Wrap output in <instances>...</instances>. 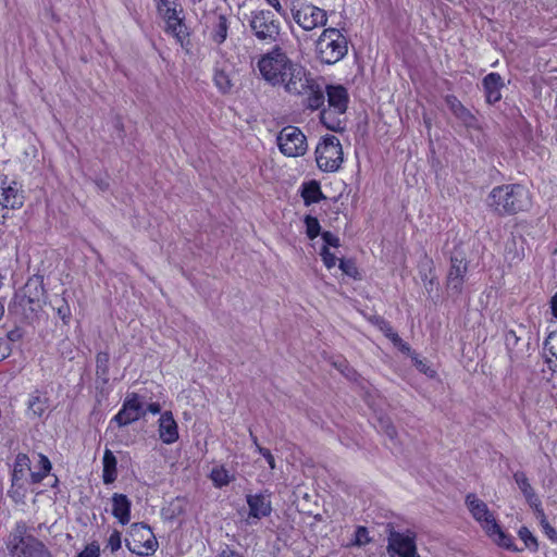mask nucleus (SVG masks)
Wrapping results in <instances>:
<instances>
[{"mask_svg":"<svg viewBox=\"0 0 557 557\" xmlns=\"http://www.w3.org/2000/svg\"><path fill=\"white\" fill-rule=\"evenodd\" d=\"M210 479L215 487H223L234 480V476L228 473L224 467H214L211 470Z\"/></svg>","mask_w":557,"mask_h":557,"instance_id":"nucleus-31","label":"nucleus"},{"mask_svg":"<svg viewBox=\"0 0 557 557\" xmlns=\"http://www.w3.org/2000/svg\"><path fill=\"white\" fill-rule=\"evenodd\" d=\"M396 347H398L404 352H410V346L401 341V344H398Z\"/></svg>","mask_w":557,"mask_h":557,"instance_id":"nucleus-60","label":"nucleus"},{"mask_svg":"<svg viewBox=\"0 0 557 557\" xmlns=\"http://www.w3.org/2000/svg\"><path fill=\"white\" fill-rule=\"evenodd\" d=\"M520 337L512 330L506 333V344L507 346H516L519 342Z\"/></svg>","mask_w":557,"mask_h":557,"instance_id":"nucleus-52","label":"nucleus"},{"mask_svg":"<svg viewBox=\"0 0 557 557\" xmlns=\"http://www.w3.org/2000/svg\"><path fill=\"white\" fill-rule=\"evenodd\" d=\"M4 315V302L0 299V320Z\"/></svg>","mask_w":557,"mask_h":557,"instance_id":"nucleus-62","label":"nucleus"},{"mask_svg":"<svg viewBox=\"0 0 557 557\" xmlns=\"http://www.w3.org/2000/svg\"><path fill=\"white\" fill-rule=\"evenodd\" d=\"M251 35L262 45L278 46L282 24L274 12L268 9L253 10L247 16Z\"/></svg>","mask_w":557,"mask_h":557,"instance_id":"nucleus-3","label":"nucleus"},{"mask_svg":"<svg viewBox=\"0 0 557 557\" xmlns=\"http://www.w3.org/2000/svg\"><path fill=\"white\" fill-rule=\"evenodd\" d=\"M126 547L134 554L144 556L154 553L158 542L145 523H133L129 528L128 537L125 540Z\"/></svg>","mask_w":557,"mask_h":557,"instance_id":"nucleus-11","label":"nucleus"},{"mask_svg":"<svg viewBox=\"0 0 557 557\" xmlns=\"http://www.w3.org/2000/svg\"><path fill=\"white\" fill-rule=\"evenodd\" d=\"M414 364L420 372H423L431 377L435 374V371L428 367L426 363L422 360L414 358Z\"/></svg>","mask_w":557,"mask_h":557,"instance_id":"nucleus-49","label":"nucleus"},{"mask_svg":"<svg viewBox=\"0 0 557 557\" xmlns=\"http://www.w3.org/2000/svg\"><path fill=\"white\" fill-rule=\"evenodd\" d=\"M11 557H51L46 545L29 532L25 521H17L5 540Z\"/></svg>","mask_w":557,"mask_h":557,"instance_id":"nucleus-2","label":"nucleus"},{"mask_svg":"<svg viewBox=\"0 0 557 557\" xmlns=\"http://www.w3.org/2000/svg\"><path fill=\"white\" fill-rule=\"evenodd\" d=\"M215 557H243V555L226 546Z\"/></svg>","mask_w":557,"mask_h":557,"instance_id":"nucleus-53","label":"nucleus"},{"mask_svg":"<svg viewBox=\"0 0 557 557\" xmlns=\"http://www.w3.org/2000/svg\"><path fill=\"white\" fill-rule=\"evenodd\" d=\"M527 502L529 503V505L531 507H534L541 513L542 509L539 508L540 505H541V502L539 500L535 492L533 493V498L532 499H527Z\"/></svg>","mask_w":557,"mask_h":557,"instance_id":"nucleus-56","label":"nucleus"},{"mask_svg":"<svg viewBox=\"0 0 557 557\" xmlns=\"http://www.w3.org/2000/svg\"><path fill=\"white\" fill-rule=\"evenodd\" d=\"M294 64L280 46H274L271 51L261 55L257 66L264 81L275 87L284 82V76Z\"/></svg>","mask_w":557,"mask_h":557,"instance_id":"nucleus-4","label":"nucleus"},{"mask_svg":"<svg viewBox=\"0 0 557 557\" xmlns=\"http://www.w3.org/2000/svg\"><path fill=\"white\" fill-rule=\"evenodd\" d=\"M482 84L487 103L493 104L502 99L500 90L504 87V81L498 73L487 74L483 78Z\"/></svg>","mask_w":557,"mask_h":557,"instance_id":"nucleus-21","label":"nucleus"},{"mask_svg":"<svg viewBox=\"0 0 557 557\" xmlns=\"http://www.w3.org/2000/svg\"><path fill=\"white\" fill-rule=\"evenodd\" d=\"M468 271V263L461 253H454L450 257V268L447 274V289L458 295L461 293L465 275Z\"/></svg>","mask_w":557,"mask_h":557,"instance_id":"nucleus-17","label":"nucleus"},{"mask_svg":"<svg viewBox=\"0 0 557 557\" xmlns=\"http://www.w3.org/2000/svg\"><path fill=\"white\" fill-rule=\"evenodd\" d=\"M39 466L40 471L39 472H32V480L34 483L40 482L51 470V462L50 460L45 456L39 454Z\"/></svg>","mask_w":557,"mask_h":557,"instance_id":"nucleus-36","label":"nucleus"},{"mask_svg":"<svg viewBox=\"0 0 557 557\" xmlns=\"http://www.w3.org/2000/svg\"><path fill=\"white\" fill-rule=\"evenodd\" d=\"M5 350H7V349H5V347L3 346V344H2V343H0V361H1L3 358H5V356H7V351H5Z\"/></svg>","mask_w":557,"mask_h":557,"instance_id":"nucleus-61","label":"nucleus"},{"mask_svg":"<svg viewBox=\"0 0 557 557\" xmlns=\"http://www.w3.org/2000/svg\"><path fill=\"white\" fill-rule=\"evenodd\" d=\"M99 186H100L101 188H104V186H107V185H106V184H103V183H101V184H99Z\"/></svg>","mask_w":557,"mask_h":557,"instance_id":"nucleus-63","label":"nucleus"},{"mask_svg":"<svg viewBox=\"0 0 557 557\" xmlns=\"http://www.w3.org/2000/svg\"><path fill=\"white\" fill-rule=\"evenodd\" d=\"M518 534L519 537L524 542L525 547L533 550L537 549V540L527 527H521Z\"/></svg>","mask_w":557,"mask_h":557,"instance_id":"nucleus-38","label":"nucleus"},{"mask_svg":"<svg viewBox=\"0 0 557 557\" xmlns=\"http://www.w3.org/2000/svg\"><path fill=\"white\" fill-rule=\"evenodd\" d=\"M312 79L305 67L295 63L287 75L284 76V82L280 83L278 86H283L285 91L290 95L300 96L306 94Z\"/></svg>","mask_w":557,"mask_h":557,"instance_id":"nucleus-16","label":"nucleus"},{"mask_svg":"<svg viewBox=\"0 0 557 557\" xmlns=\"http://www.w3.org/2000/svg\"><path fill=\"white\" fill-rule=\"evenodd\" d=\"M380 329L384 332L386 337H387V333H393L394 332V330L391 326V324L388 322L384 321V320L381 321Z\"/></svg>","mask_w":557,"mask_h":557,"instance_id":"nucleus-57","label":"nucleus"},{"mask_svg":"<svg viewBox=\"0 0 557 557\" xmlns=\"http://www.w3.org/2000/svg\"><path fill=\"white\" fill-rule=\"evenodd\" d=\"M44 289L37 281L29 280L22 292L16 293L9 305V312L32 320L41 309Z\"/></svg>","mask_w":557,"mask_h":557,"instance_id":"nucleus-6","label":"nucleus"},{"mask_svg":"<svg viewBox=\"0 0 557 557\" xmlns=\"http://www.w3.org/2000/svg\"><path fill=\"white\" fill-rule=\"evenodd\" d=\"M25 190L16 181L5 177L0 185V224L12 216V212L20 210L25 202Z\"/></svg>","mask_w":557,"mask_h":557,"instance_id":"nucleus-9","label":"nucleus"},{"mask_svg":"<svg viewBox=\"0 0 557 557\" xmlns=\"http://www.w3.org/2000/svg\"><path fill=\"white\" fill-rule=\"evenodd\" d=\"M301 197L304 198V201L307 206L314 202H319L321 199L325 198L320 188L319 183H317L315 181H312L304 185Z\"/></svg>","mask_w":557,"mask_h":557,"instance_id":"nucleus-27","label":"nucleus"},{"mask_svg":"<svg viewBox=\"0 0 557 557\" xmlns=\"http://www.w3.org/2000/svg\"><path fill=\"white\" fill-rule=\"evenodd\" d=\"M30 470V460L26 454H18L15 458L14 469L12 479L13 481H17L22 479L24 471Z\"/></svg>","mask_w":557,"mask_h":557,"instance_id":"nucleus-32","label":"nucleus"},{"mask_svg":"<svg viewBox=\"0 0 557 557\" xmlns=\"http://www.w3.org/2000/svg\"><path fill=\"white\" fill-rule=\"evenodd\" d=\"M122 540L121 533L119 531H113L108 540L107 547L110 548L112 553H115L121 548Z\"/></svg>","mask_w":557,"mask_h":557,"instance_id":"nucleus-43","label":"nucleus"},{"mask_svg":"<svg viewBox=\"0 0 557 557\" xmlns=\"http://www.w3.org/2000/svg\"><path fill=\"white\" fill-rule=\"evenodd\" d=\"M100 548L96 543H91L86 546V548L81 552L76 557H99Z\"/></svg>","mask_w":557,"mask_h":557,"instance_id":"nucleus-46","label":"nucleus"},{"mask_svg":"<svg viewBox=\"0 0 557 557\" xmlns=\"http://www.w3.org/2000/svg\"><path fill=\"white\" fill-rule=\"evenodd\" d=\"M515 482L524 495L525 499H532L534 490L531 486L524 472L518 471L513 474Z\"/></svg>","mask_w":557,"mask_h":557,"instance_id":"nucleus-34","label":"nucleus"},{"mask_svg":"<svg viewBox=\"0 0 557 557\" xmlns=\"http://www.w3.org/2000/svg\"><path fill=\"white\" fill-rule=\"evenodd\" d=\"M58 314L61 317L63 321L70 318L71 312L69 306H63L58 309Z\"/></svg>","mask_w":557,"mask_h":557,"instance_id":"nucleus-54","label":"nucleus"},{"mask_svg":"<svg viewBox=\"0 0 557 557\" xmlns=\"http://www.w3.org/2000/svg\"><path fill=\"white\" fill-rule=\"evenodd\" d=\"M281 16H286V10L282 7L280 0H264Z\"/></svg>","mask_w":557,"mask_h":557,"instance_id":"nucleus-51","label":"nucleus"},{"mask_svg":"<svg viewBox=\"0 0 557 557\" xmlns=\"http://www.w3.org/2000/svg\"><path fill=\"white\" fill-rule=\"evenodd\" d=\"M109 362L110 356L107 351H100L96 356V375L103 383L109 381Z\"/></svg>","mask_w":557,"mask_h":557,"instance_id":"nucleus-29","label":"nucleus"},{"mask_svg":"<svg viewBox=\"0 0 557 557\" xmlns=\"http://www.w3.org/2000/svg\"><path fill=\"white\" fill-rule=\"evenodd\" d=\"M339 269L347 276L352 277V278H359V271L356 267V263L352 260L341 259L339 260Z\"/></svg>","mask_w":557,"mask_h":557,"instance_id":"nucleus-40","label":"nucleus"},{"mask_svg":"<svg viewBox=\"0 0 557 557\" xmlns=\"http://www.w3.org/2000/svg\"><path fill=\"white\" fill-rule=\"evenodd\" d=\"M326 96L329 108L333 109L338 114H344L348 106V92L342 85H329L326 86Z\"/></svg>","mask_w":557,"mask_h":557,"instance_id":"nucleus-19","label":"nucleus"},{"mask_svg":"<svg viewBox=\"0 0 557 557\" xmlns=\"http://www.w3.org/2000/svg\"><path fill=\"white\" fill-rule=\"evenodd\" d=\"M308 90L304 96H306L305 100V107L310 110H318L320 109L325 101V95L322 89V87L315 82L313 78L310 87L307 88Z\"/></svg>","mask_w":557,"mask_h":557,"instance_id":"nucleus-23","label":"nucleus"},{"mask_svg":"<svg viewBox=\"0 0 557 557\" xmlns=\"http://www.w3.org/2000/svg\"><path fill=\"white\" fill-rule=\"evenodd\" d=\"M153 1L156 3V8H157V11L160 16L165 12L166 8H172L173 2H174V1L171 2L170 0H153Z\"/></svg>","mask_w":557,"mask_h":557,"instance_id":"nucleus-50","label":"nucleus"},{"mask_svg":"<svg viewBox=\"0 0 557 557\" xmlns=\"http://www.w3.org/2000/svg\"><path fill=\"white\" fill-rule=\"evenodd\" d=\"M132 502L124 494L114 493L112 496V515L121 524H127L131 520Z\"/></svg>","mask_w":557,"mask_h":557,"instance_id":"nucleus-22","label":"nucleus"},{"mask_svg":"<svg viewBox=\"0 0 557 557\" xmlns=\"http://www.w3.org/2000/svg\"><path fill=\"white\" fill-rule=\"evenodd\" d=\"M161 17L165 22V33L172 35L182 47L188 46L190 33L185 24L182 5L173 2L172 8H166Z\"/></svg>","mask_w":557,"mask_h":557,"instance_id":"nucleus-14","label":"nucleus"},{"mask_svg":"<svg viewBox=\"0 0 557 557\" xmlns=\"http://www.w3.org/2000/svg\"><path fill=\"white\" fill-rule=\"evenodd\" d=\"M246 502L249 507V518L261 519L271 515V493L268 491L258 494H248Z\"/></svg>","mask_w":557,"mask_h":557,"instance_id":"nucleus-18","label":"nucleus"},{"mask_svg":"<svg viewBox=\"0 0 557 557\" xmlns=\"http://www.w3.org/2000/svg\"><path fill=\"white\" fill-rule=\"evenodd\" d=\"M290 12L295 23L306 32L324 26L327 22L326 11L311 3L297 4L293 0Z\"/></svg>","mask_w":557,"mask_h":557,"instance_id":"nucleus-10","label":"nucleus"},{"mask_svg":"<svg viewBox=\"0 0 557 557\" xmlns=\"http://www.w3.org/2000/svg\"><path fill=\"white\" fill-rule=\"evenodd\" d=\"M146 412L149 411L153 414H157L161 411V406L159 403H151L147 406V409H145Z\"/></svg>","mask_w":557,"mask_h":557,"instance_id":"nucleus-55","label":"nucleus"},{"mask_svg":"<svg viewBox=\"0 0 557 557\" xmlns=\"http://www.w3.org/2000/svg\"><path fill=\"white\" fill-rule=\"evenodd\" d=\"M318 59L325 64H335L348 52V40L334 27L325 28L315 41Z\"/></svg>","mask_w":557,"mask_h":557,"instance_id":"nucleus-5","label":"nucleus"},{"mask_svg":"<svg viewBox=\"0 0 557 557\" xmlns=\"http://www.w3.org/2000/svg\"><path fill=\"white\" fill-rule=\"evenodd\" d=\"M454 116L459 120L462 125H465L467 128H479V121L475 117V115L466 107H462L460 110L457 111V113L454 114Z\"/></svg>","mask_w":557,"mask_h":557,"instance_id":"nucleus-33","label":"nucleus"},{"mask_svg":"<svg viewBox=\"0 0 557 557\" xmlns=\"http://www.w3.org/2000/svg\"><path fill=\"white\" fill-rule=\"evenodd\" d=\"M322 238L324 240V246H326V247H329V246L338 247L339 246V238L331 232H323Z\"/></svg>","mask_w":557,"mask_h":557,"instance_id":"nucleus-48","label":"nucleus"},{"mask_svg":"<svg viewBox=\"0 0 557 557\" xmlns=\"http://www.w3.org/2000/svg\"><path fill=\"white\" fill-rule=\"evenodd\" d=\"M228 20L224 14H218L211 30V39L216 45H222L228 34Z\"/></svg>","mask_w":557,"mask_h":557,"instance_id":"nucleus-26","label":"nucleus"},{"mask_svg":"<svg viewBox=\"0 0 557 557\" xmlns=\"http://www.w3.org/2000/svg\"><path fill=\"white\" fill-rule=\"evenodd\" d=\"M213 82L219 91L224 95L228 94L233 88L232 79L223 69H214Z\"/></svg>","mask_w":557,"mask_h":557,"instance_id":"nucleus-30","label":"nucleus"},{"mask_svg":"<svg viewBox=\"0 0 557 557\" xmlns=\"http://www.w3.org/2000/svg\"><path fill=\"white\" fill-rule=\"evenodd\" d=\"M543 356L548 368L557 372V333H550L546 337L543 347Z\"/></svg>","mask_w":557,"mask_h":557,"instance_id":"nucleus-24","label":"nucleus"},{"mask_svg":"<svg viewBox=\"0 0 557 557\" xmlns=\"http://www.w3.org/2000/svg\"><path fill=\"white\" fill-rule=\"evenodd\" d=\"M159 436L164 444H173L178 440L177 423L171 411H165L159 419Z\"/></svg>","mask_w":557,"mask_h":557,"instance_id":"nucleus-20","label":"nucleus"},{"mask_svg":"<svg viewBox=\"0 0 557 557\" xmlns=\"http://www.w3.org/2000/svg\"><path fill=\"white\" fill-rule=\"evenodd\" d=\"M276 143L280 151L288 158L304 156L308 150L307 138L300 128L296 126H285L278 133Z\"/></svg>","mask_w":557,"mask_h":557,"instance_id":"nucleus-12","label":"nucleus"},{"mask_svg":"<svg viewBox=\"0 0 557 557\" xmlns=\"http://www.w3.org/2000/svg\"><path fill=\"white\" fill-rule=\"evenodd\" d=\"M541 516H542L541 524H542V527L544 529L545 534L553 542H557V531L547 522L546 517H545L543 510H541Z\"/></svg>","mask_w":557,"mask_h":557,"instance_id":"nucleus-44","label":"nucleus"},{"mask_svg":"<svg viewBox=\"0 0 557 557\" xmlns=\"http://www.w3.org/2000/svg\"><path fill=\"white\" fill-rule=\"evenodd\" d=\"M47 409V399L40 396H32L28 401V412L34 417H41Z\"/></svg>","mask_w":557,"mask_h":557,"instance_id":"nucleus-35","label":"nucleus"},{"mask_svg":"<svg viewBox=\"0 0 557 557\" xmlns=\"http://www.w3.org/2000/svg\"><path fill=\"white\" fill-rule=\"evenodd\" d=\"M250 435L252 437V442L256 445L257 450L264 457V459L267 460L269 467L271 469H275V459H274L273 455L271 454V451L268 448L261 447L258 444L257 437L253 436L252 433H250Z\"/></svg>","mask_w":557,"mask_h":557,"instance_id":"nucleus-41","label":"nucleus"},{"mask_svg":"<svg viewBox=\"0 0 557 557\" xmlns=\"http://www.w3.org/2000/svg\"><path fill=\"white\" fill-rule=\"evenodd\" d=\"M306 233L310 239H314L321 231L320 223L317 218L307 215L305 218Z\"/></svg>","mask_w":557,"mask_h":557,"instance_id":"nucleus-37","label":"nucleus"},{"mask_svg":"<svg viewBox=\"0 0 557 557\" xmlns=\"http://www.w3.org/2000/svg\"><path fill=\"white\" fill-rule=\"evenodd\" d=\"M490 210L499 215H511L531 207L530 191L520 184L494 187L486 199Z\"/></svg>","mask_w":557,"mask_h":557,"instance_id":"nucleus-1","label":"nucleus"},{"mask_svg":"<svg viewBox=\"0 0 557 557\" xmlns=\"http://www.w3.org/2000/svg\"><path fill=\"white\" fill-rule=\"evenodd\" d=\"M386 532L389 557H420L417 552L414 534L398 532L391 523L387 524Z\"/></svg>","mask_w":557,"mask_h":557,"instance_id":"nucleus-13","label":"nucleus"},{"mask_svg":"<svg viewBox=\"0 0 557 557\" xmlns=\"http://www.w3.org/2000/svg\"><path fill=\"white\" fill-rule=\"evenodd\" d=\"M343 149L339 139L334 135H326L315 148V161L320 170L335 172L343 163Z\"/></svg>","mask_w":557,"mask_h":557,"instance_id":"nucleus-8","label":"nucleus"},{"mask_svg":"<svg viewBox=\"0 0 557 557\" xmlns=\"http://www.w3.org/2000/svg\"><path fill=\"white\" fill-rule=\"evenodd\" d=\"M369 542H370V539H369V533H368L367 528L358 527L357 530H356V541H355V543L360 546V545H363V544L369 543Z\"/></svg>","mask_w":557,"mask_h":557,"instance_id":"nucleus-47","label":"nucleus"},{"mask_svg":"<svg viewBox=\"0 0 557 557\" xmlns=\"http://www.w3.org/2000/svg\"><path fill=\"white\" fill-rule=\"evenodd\" d=\"M552 314L557 319V293L550 299Z\"/></svg>","mask_w":557,"mask_h":557,"instance_id":"nucleus-59","label":"nucleus"},{"mask_svg":"<svg viewBox=\"0 0 557 557\" xmlns=\"http://www.w3.org/2000/svg\"><path fill=\"white\" fill-rule=\"evenodd\" d=\"M445 102L453 114L457 113L462 107H465L460 100L454 95H447Z\"/></svg>","mask_w":557,"mask_h":557,"instance_id":"nucleus-45","label":"nucleus"},{"mask_svg":"<svg viewBox=\"0 0 557 557\" xmlns=\"http://www.w3.org/2000/svg\"><path fill=\"white\" fill-rule=\"evenodd\" d=\"M379 428L391 441H395L397 438L396 428L388 418H380Z\"/></svg>","mask_w":557,"mask_h":557,"instance_id":"nucleus-39","label":"nucleus"},{"mask_svg":"<svg viewBox=\"0 0 557 557\" xmlns=\"http://www.w3.org/2000/svg\"><path fill=\"white\" fill-rule=\"evenodd\" d=\"M320 255L322 257L323 263L327 269H331L336 264V257L330 251L329 247L323 246Z\"/></svg>","mask_w":557,"mask_h":557,"instance_id":"nucleus-42","label":"nucleus"},{"mask_svg":"<svg viewBox=\"0 0 557 557\" xmlns=\"http://www.w3.org/2000/svg\"><path fill=\"white\" fill-rule=\"evenodd\" d=\"M339 115L333 109H323L320 114L321 123L330 131L341 132L344 129L343 122L337 117Z\"/></svg>","mask_w":557,"mask_h":557,"instance_id":"nucleus-28","label":"nucleus"},{"mask_svg":"<svg viewBox=\"0 0 557 557\" xmlns=\"http://www.w3.org/2000/svg\"><path fill=\"white\" fill-rule=\"evenodd\" d=\"M145 397L137 393H128L123 401L120 411L112 418L119 426H126L138 421L146 414Z\"/></svg>","mask_w":557,"mask_h":557,"instance_id":"nucleus-15","label":"nucleus"},{"mask_svg":"<svg viewBox=\"0 0 557 557\" xmlns=\"http://www.w3.org/2000/svg\"><path fill=\"white\" fill-rule=\"evenodd\" d=\"M466 505L472 517L482 525L490 536H497V542L500 546L508 549L511 548L512 537L502 531L496 519L483 500L479 499L474 494H468Z\"/></svg>","mask_w":557,"mask_h":557,"instance_id":"nucleus-7","label":"nucleus"},{"mask_svg":"<svg viewBox=\"0 0 557 557\" xmlns=\"http://www.w3.org/2000/svg\"><path fill=\"white\" fill-rule=\"evenodd\" d=\"M387 337L392 341V343L397 346L398 344H401V338L399 335L394 331L393 333H387Z\"/></svg>","mask_w":557,"mask_h":557,"instance_id":"nucleus-58","label":"nucleus"},{"mask_svg":"<svg viewBox=\"0 0 557 557\" xmlns=\"http://www.w3.org/2000/svg\"><path fill=\"white\" fill-rule=\"evenodd\" d=\"M116 458L110 449H106L102 459V480L104 484H111L116 480Z\"/></svg>","mask_w":557,"mask_h":557,"instance_id":"nucleus-25","label":"nucleus"}]
</instances>
